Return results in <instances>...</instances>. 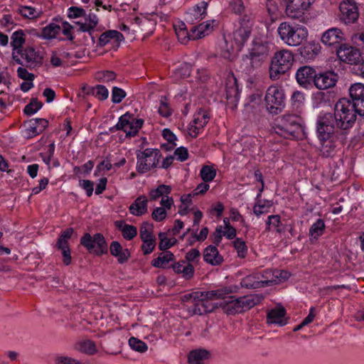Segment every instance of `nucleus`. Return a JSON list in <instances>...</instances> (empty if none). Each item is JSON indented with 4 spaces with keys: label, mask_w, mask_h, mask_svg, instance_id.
Masks as SVG:
<instances>
[{
    "label": "nucleus",
    "mask_w": 364,
    "mask_h": 364,
    "mask_svg": "<svg viewBox=\"0 0 364 364\" xmlns=\"http://www.w3.org/2000/svg\"><path fill=\"white\" fill-rule=\"evenodd\" d=\"M66 56L67 53L63 50L53 51L50 55V64L54 67L62 66Z\"/></svg>",
    "instance_id": "obj_52"
},
{
    "label": "nucleus",
    "mask_w": 364,
    "mask_h": 364,
    "mask_svg": "<svg viewBox=\"0 0 364 364\" xmlns=\"http://www.w3.org/2000/svg\"><path fill=\"white\" fill-rule=\"evenodd\" d=\"M207 6L206 2L201 1L189 9L186 13V20L191 23H195L202 20L206 14Z\"/></svg>",
    "instance_id": "obj_19"
},
{
    "label": "nucleus",
    "mask_w": 364,
    "mask_h": 364,
    "mask_svg": "<svg viewBox=\"0 0 364 364\" xmlns=\"http://www.w3.org/2000/svg\"><path fill=\"white\" fill-rule=\"evenodd\" d=\"M334 114L339 122L342 134H346L354 126L357 116H364V112L346 98L340 99L334 106Z\"/></svg>",
    "instance_id": "obj_2"
},
{
    "label": "nucleus",
    "mask_w": 364,
    "mask_h": 364,
    "mask_svg": "<svg viewBox=\"0 0 364 364\" xmlns=\"http://www.w3.org/2000/svg\"><path fill=\"white\" fill-rule=\"evenodd\" d=\"M144 121L136 119L128 112L122 115L116 124L117 129H121L129 136H134L142 127Z\"/></svg>",
    "instance_id": "obj_10"
},
{
    "label": "nucleus",
    "mask_w": 364,
    "mask_h": 364,
    "mask_svg": "<svg viewBox=\"0 0 364 364\" xmlns=\"http://www.w3.org/2000/svg\"><path fill=\"white\" fill-rule=\"evenodd\" d=\"M338 58L346 63L353 65L362 63L363 55L360 50L355 47L343 44L336 50Z\"/></svg>",
    "instance_id": "obj_11"
},
{
    "label": "nucleus",
    "mask_w": 364,
    "mask_h": 364,
    "mask_svg": "<svg viewBox=\"0 0 364 364\" xmlns=\"http://www.w3.org/2000/svg\"><path fill=\"white\" fill-rule=\"evenodd\" d=\"M338 75L333 71L316 73L314 85L318 90H327L336 85Z\"/></svg>",
    "instance_id": "obj_14"
},
{
    "label": "nucleus",
    "mask_w": 364,
    "mask_h": 364,
    "mask_svg": "<svg viewBox=\"0 0 364 364\" xmlns=\"http://www.w3.org/2000/svg\"><path fill=\"white\" fill-rule=\"evenodd\" d=\"M267 323L269 324H275L279 326H285L288 322L286 316V311L281 306H276L274 309L269 310L267 313Z\"/></svg>",
    "instance_id": "obj_21"
},
{
    "label": "nucleus",
    "mask_w": 364,
    "mask_h": 364,
    "mask_svg": "<svg viewBox=\"0 0 364 364\" xmlns=\"http://www.w3.org/2000/svg\"><path fill=\"white\" fill-rule=\"evenodd\" d=\"M191 66L189 63H183L172 70L173 80L178 81L188 77L191 74Z\"/></svg>",
    "instance_id": "obj_45"
},
{
    "label": "nucleus",
    "mask_w": 364,
    "mask_h": 364,
    "mask_svg": "<svg viewBox=\"0 0 364 364\" xmlns=\"http://www.w3.org/2000/svg\"><path fill=\"white\" fill-rule=\"evenodd\" d=\"M250 35V30L247 26H241L236 29L232 35L234 43L242 48L244 44L247 42Z\"/></svg>",
    "instance_id": "obj_39"
},
{
    "label": "nucleus",
    "mask_w": 364,
    "mask_h": 364,
    "mask_svg": "<svg viewBox=\"0 0 364 364\" xmlns=\"http://www.w3.org/2000/svg\"><path fill=\"white\" fill-rule=\"evenodd\" d=\"M278 32L282 40L288 46H296L294 38L295 30L287 22L282 23L278 28Z\"/></svg>",
    "instance_id": "obj_28"
},
{
    "label": "nucleus",
    "mask_w": 364,
    "mask_h": 364,
    "mask_svg": "<svg viewBox=\"0 0 364 364\" xmlns=\"http://www.w3.org/2000/svg\"><path fill=\"white\" fill-rule=\"evenodd\" d=\"M171 190L172 188L170 186L161 184L158 186L156 188L150 190L149 196L152 200H156L159 198H161V199L171 198L168 195L171 193Z\"/></svg>",
    "instance_id": "obj_44"
},
{
    "label": "nucleus",
    "mask_w": 364,
    "mask_h": 364,
    "mask_svg": "<svg viewBox=\"0 0 364 364\" xmlns=\"http://www.w3.org/2000/svg\"><path fill=\"white\" fill-rule=\"evenodd\" d=\"M31 68L39 67L43 63V55L33 47H27L22 54Z\"/></svg>",
    "instance_id": "obj_27"
},
{
    "label": "nucleus",
    "mask_w": 364,
    "mask_h": 364,
    "mask_svg": "<svg viewBox=\"0 0 364 364\" xmlns=\"http://www.w3.org/2000/svg\"><path fill=\"white\" fill-rule=\"evenodd\" d=\"M279 126L281 129L293 134L296 130V116L289 114L283 115L279 119Z\"/></svg>",
    "instance_id": "obj_42"
},
{
    "label": "nucleus",
    "mask_w": 364,
    "mask_h": 364,
    "mask_svg": "<svg viewBox=\"0 0 364 364\" xmlns=\"http://www.w3.org/2000/svg\"><path fill=\"white\" fill-rule=\"evenodd\" d=\"M55 364H82L79 360L71 357L58 355L55 358Z\"/></svg>",
    "instance_id": "obj_64"
},
{
    "label": "nucleus",
    "mask_w": 364,
    "mask_h": 364,
    "mask_svg": "<svg viewBox=\"0 0 364 364\" xmlns=\"http://www.w3.org/2000/svg\"><path fill=\"white\" fill-rule=\"evenodd\" d=\"M210 358V353L205 349L191 350L188 356L189 364H205Z\"/></svg>",
    "instance_id": "obj_34"
},
{
    "label": "nucleus",
    "mask_w": 364,
    "mask_h": 364,
    "mask_svg": "<svg viewBox=\"0 0 364 364\" xmlns=\"http://www.w3.org/2000/svg\"><path fill=\"white\" fill-rule=\"evenodd\" d=\"M80 243L92 254L101 255L107 252V245L104 236L100 233L85 234L80 240Z\"/></svg>",
    "instance_id": "obj_9"
},
{
    "label": "nucleus",
    "mask_w": 364,
    "mask_h": 364,
    "mask_svg": "<svg viewBox=\"0 0 364 364\" xmlns=\"http://www.w3.org/2000/svg\"><path fill=\"white\" fill-rule=\"evenodd\" d=\"M342 32L340 29L336 28H331L327 30L321 37V41L323 43L328 46H333L338 43L341 41Z\"/></svg>",
    "instance_id": "obj_35"
},
{
    "label": "nucleus",
    "mask_w": 364,
    "mask_h": 364,
    "mask_svg": "<svg viewBox=\"0 0 364 364\" xmlns=\"http://www.w3.org/2000/svg\"><path fill=\"white\" fill-rule=\"evenodd\" d=\"M315 0H297V20L306 23L311 18L309 12Z\"/></svg>",
    "instance_id": "obj_32"
},
{
    "label": "nucleus",
    "mask_w": 364,
    "mask_h": 364,
    "mask_svg": "<svg viewBox=\"0 0 364 364\" xmlns=\"http://www.w3.org/2000/svg\"><path fill=\"white\" fill-rule=\"evenodd\" d=\"M174 202L173 198H164L161 199V207H156L154 209L151 216L154 220L161 222L166 219L167 211L173 206Z\"/></svg>",
    "instance_id": "obj_20"
},
{
    "label": "nucleus",
    "mask_w": 364,
    "mask_h": 364,
    "mask_svg": "<svg viewBox=\"0 0 364 364\" xmlns=\"http://www.w3.org/2000/svg\"><path fill=\"white\" fill-rule=\"evenodd\" d=\"M280 223V217L278 215H269L267 221V228L269 230H275L279 232L280 230L279 227Z\"/></svg>",
    "instance_id": "obj_62"
},
{
    "label": "nucleus",
    "mask_w": 364,
    "mask_h": 364,
    "mask_svg": "<svg viewBox=\"0 0 364 364\" xmlns=\"http://www.w3.org/2000/svg\"><path fill=\"white\" fill-rule=\"evenodd\" d=\"M158 112L163 117H168L172 114V109L170 107L166 97H161L160 100V105L159 106Z\"/></svg>",
    "instance_id": "obj_58"
},
{
    "label": "nucleus",
    "mask_w": 364,
    "mask_h": 364,
    "mask_svg": "<svg viewBox=\"0 0 364 364\" xmlns=\"http://www.w3.org/2000/svg\"><path fill=\"white\" fill-rule=\"evenodd\" d=\"M175 259L174 255L170 251H165L151 261V265L154 267L165 269L169 262Z\"/></svg>",
    "instance_id": "obj_40"
},
{
    "label": "nucleus",
    "mask_w": 364,
    "mask_h": 364,
    "mask_svg": "<svg viewBox=\"0 0 364 364\" xmlns=\"http://www.w3.org/2000/svg\"><path fill=\"white\" fill-rule=\"evenodd\" d=\"M203 259L207 263L213 266L220 264L223 261L218 248L213 245H209L204 250Z\"/></svg>",
    "instance_id": "obj_29"
},
{
    "label": "nucleus",
    "mask_w": 364,
    "mask_h": 364,
    "mask_svg": "<svg viewBox=\"0 0 364 364\" xmlns=\"http://www.w3.org/2000/svg\"><path fill=\"white\" fill-rule=\"evenodd\" d=\"M269 53L266 44L255 42L250 52V59L253 66H258L267 57Z\"/></svg>",
    "instance_id": "obj_17"
},
{
    "label": "nucleus",
    "mask_w": 364,
    "mask_h": 364,
    "mask_svg": "<svg viewBox=\"0 0 364 364\" xmlns=\"http://www.w3.org/2000/svg\"><path fill=\"white\" fill-rule=\"evenodd\" d=\"M159 247L161 250H166L173 247L176 242V239L175 237H168L166 232H160L159 234Z\"/></svg>",
    "instance_id": "obj_53"
},
{
    "label": "nucleus",
    "mask_w": 364,
    "mask_h": 364,
    "mask_svg": "<svg viewBox=\"0 0 364 364\" xmlns=\"http://www.w3.org/2000/svg\"><path fill=\"white\" fill-rule=\"evenodd\" d=\"M316 72L309 66H304L297 70V83L300 86L309 89L314 85Z\"/></svg>",
    "instance_id": "obj_15"
},
{
    "label": "nucleus",
    "mask_w": 364,
    "mask_h": 364,
    "mask_svg": "<svg viewBox=\"0 0 364 364\" xmlns=\"http://www.w3.org/2000/svg\"><path fill=\"white\" fill-rule=\"evenodd\" d=\"M73 233V229L72 228L66 229L61 233L56 244L57 248L58 250L69 247L68 241L72 237Z\"/></svg>",
    "instance_id": "obj_54"
},
{
    "label": "nucleus",
    "mask_w": 364,
    "mask_h": 364,
    "mask_svg": "<svg viewBox=\"0 0 364 364\" xmlns=\"http://www.w3.org/2000/svg\"><path fill=\"white\" fill-rule=\"evenodd\" d=\"M48 122L44 119L36 118L28 122L26 132L28 137L38 134L47 125Z\"/></svg>",
    "instance_id": "obj_37"
},
{
    "label": "nucleus",
    "mask_w": 364,
    "mask_h": 364,
    "mask_svg": "<svg viewBox=\"0 0 364 364\" xmlns=\"http://www.w3.org/2000/svg\"><path fill=\"white\" fill-rule=\"evenodd\" d=\"M209 120V116L206 111L200 109L196 112L192 121L188 127V133L192 137H196L207 124Z\"/></svg>",
    "instance_id": "obj_12"
},
{
    "label": "nucleus",
    "mask_w": 364,
    "mask_h": 364,
    "mask_svg": "<svg viewBox=\"0 0 364 364\" xmlns=\"http://www.w3.org/2000/svg\"><path fill=\"white\" fill-rule=\"evenodd\" d=\"M172 269L176 274H180L186 279H191L194 274L193 265L186 261L175 262L172 265Z\"/></svg>",
    "instance_id": "obj_30"
},
{
    "label": "nucleus",
    "mask_w": 364,
    "mask_h": 364,
    "mask_svg": "<svg viewBox=\"0 0 364 364\" xmlns=\"http://www.w3.org/2000/svg\"><path fill=\"white\" fill-rule=\"evenodd\" d=\"M262 109V97L259 92L250 95L245 105V111L247 114H258Z\"/></svg>",
    "instance_id": "obj_22"
},
{
    "label": "nucleus",
    "mask_w": 364,
    "mask_h": 364,
    "mask_svg": "<svg viewBox=\"0 0 364 364\" xmlns=\"http://www.w3.org/2000/svg\"><path fill=\"white\" fill-rule=\"evenodd\" d=\"M267 112L272 115L281 113L286 106V95L283 88L278 85H270L264 97Z\"/></svg>",
    "instance_id": "obj_6"
},
{
    "label": "nucleus",
    "mask_w": 364,
    "mask_h": 364,
    "mask_svg": "<svg viewBox=\"0 0 364 364\" xmlns=\"http://www.w3.org/2000/svg\"><path fill=\"white\" fill-rule=\"evenodd\" d=\"M161 151L157 149L146 148L136 151V170L140 174H144L159 167L161 159Z\"/></svg>",
    "instance_id": "obj_7"
},
{
    "label": "nucleus",
    "mask_w": 364,
    "mask_h": 364,
    "mask_svg": "<svg viewBox=\"0 0 364 364\" xmlns=\"http://www.w3.org/2000/svg\"><path fill=\"white\" fill-rule=\"evenodd\" d=\"M294 61V55L288 50H282L276 52L272 58L269 77L272 81L278 80L282 76L287 73L291 68Z\"/></svg>",
    "instance_id": "obj_4"
},
{
    "label": "nucleus",
    "mask_w": 364,
    "mask_h": 364,
    "mask_svg": "<svg viewBox=\"0 0 364 364\" xmlns=\"http://www.w3.org/2000/svg\"><path fill=\"white\" fill-rule=\"evenodd\" d=\"M96 79L103 82H111L116 79V74L109 70L98 72L96 74Z\"/></svg>",
    "instance_id": "obj_61"
},
{
    "label": "nucleus",
    "mask_w": 364,
    "mask_h": 364,
    "mask_svg": "<svg viewBox=\"0 0 364 364\" xmlns=\"http://www.w3.org/2000/svg\"><path fill=\"white\" fill-rule=\"evenodd\" d=\"M325 223L322 219H318L314 223L309 230V236L311 238L317 239L323 235L325 230Z\"/></svg>",
    "instance_id": "obj_48"
},
{
    "label": "nucleus",
    "mask_w": 364,
    "mask_h": 364,
    "mask_svg": "<svg viewBox=\"0 0 364 364\" xmlns=\"http://www.w3.org/2000/svg\"><path fill=\"white\" fill-rule=\"evenodd\" d=\"M235 250L240 258H245L247 254L246 242L241 238H236L233 242Z\"/></svg>",
    "instance_id": "obj_55"
},
{
    "label": "nucleus",
    "mask_w": 364,
    "mask_h": 364,
    "mask_svg": "<svg viewBox=\"0 0 364 364\" xmlns=\"http://www.w3.org/2000/svg\"><path fill=\"white\" fill-rule=\"evenodd\" d=\"M114 224L121 231L122 235L125 240H131L136 236L137 229L134 225L127 224L123 220H117Z\"/></svg>",
    "instance_id": "obj_38"
},
{
    "label": "nucleus",
    "mask_w": 364,
    "mask_h": 364,
    "mask_svg": "<svg viewBox=\"0 0 364 364\" xmlns=\"http://www.w3.org/2000/svg\"><path fill=\"white\" fill-rule=\"evenodd\" d=\"M233 292L231 287H225L208 291H196L184 296V299H192L194 304L193 312L202 315L213 311L216 304L213 302L214 299H223L225 295Z\"/></svg>",
    "instance_id": "obj_1"
},
{
    "label": "nucleus",
    "mask_w": 364,
    "mask_h": 364,
    "mask_svg": "<svg viewBox=\"0 0 364 364\" xmlns=\"http://www.w3.org/2000/svg\"><path fill=\"white\" fill-rule=\"evenodd\" d=\"M226 99L232 103L237 102L240 98V90L237 80L232 75H229L225 83Z\"/></svg>",
    "instance_id": "obj_25"
},
{
    "label": "nucleus",
    "mask_w": 364,
    "mask_h": 364,
    "mask_svg": "<svg viewBox=\"0 0 364 364\" xmlns=\"http://www.w3.org/2000/svg\"><path fill=\"white\" fill-rule=\"evenodd\" d=\"M223 236L225 237L228 240H232L236 237V230L232 226H228V228H223V225L217 227L215 232H214V242L219 244Z\"/></svg>",
    "instance_id": "obj_36"
},
{
    "label": "nucleus",
    "mask_w": 364,
    "mask_h": 364,
    "mask_svg": "<svg viewBox=\"0 0 364 364\" xmlns=\"http://www.w3.org/2000/svg\"><path fill=\"white\" fill-rule=\"evenodd\" d=\"M215 26V21L212 20L203 22L197 26L193 27L191 30V40H197L209 35L213 31Z\"/></svg>",
    "instance_id": "obj_24"
},
{
    "label": "nucleus",
    "mask_w": 364,
    "mask_h": 364,
    "mask_svg": "<svg viewBox=\"0 0 364 364\" xmlns=\"http://www.w3.org/2000/svg\"><path fill=\"white\" fill-rule=\"evenodd\" d=\"M156 20L145 16H130L120 26L119 29L125 37L131 41L135 38V33L141 30L146 35H151L155 28Z\"/></svg>",
    "instance_id": "obj_3"
},
{
    "label": "nucleus",
    "mask_w": 364,
    "mask_h": 364,
    "mask_svg": "<svg viewBox=\"0 0 364 364\" xmlns=\"http://www.w3.org/2000/svg\"><path fill=\"white\" fill-rule=\"evenodd\" d=\"M78 348L80 351L89 355H92L97 351L95 343L90 340L80 342Z\"/></svg>",
    "instance_id": "obj_60"
},
{
    "label": "nucleus",
    "mask_w": 364,
    "mask_h": 364,
    "mask_svg": "<svg viewBox=\"0 0 364 364\" xmlns=\"http://www.w3.org/2000/svg\"><path fill=\"white\" fill-rule=\"evenodd\" d=\"M26 42V34L21 29L14 31L11 36V46L13 48V58L18 63H21V60L14 56V51L20 53L23 44Z\"/></svg>",
    "instance_id": "obj_26"
},
{
    "label": "nucleus",
    "mask_w": 364,
    "mask_h": 364,
    "mask_svg": "<svg viewBox=\"0 0 364 364\" xmlns=\"http://www.w3.org/2000/svg\"><path fill=\"white\" fill-rule=\"evenodd\" d=\"M318 138L336 137L341 134L339 122L334 113L321 112L316 118Z\"/></svg>",
    "instance_id": "obj_5"
},
{
    "label": "nucleus",
    "mask_w": 364,
    "mask_h": 364,
    "mask_svg": "<svg viewBox=\"0 0 364 364\" xmlns=\"http://www.w3.org/2000/svg\"><path fill=\"white\" fill-rule=\"evenodd\" d=\"M84 21H78L82 25L81 28L84 31H90L93 29L98 23V18L95 14H85Z\"/></svg>",
    "instance_id": "obj_47"
},
{
    "label": "nucleus",
    "mask_w": 364,
    "mask_h": 364,
    "mask_svg": "<svg viewBox=\"0 0 364 364\" xmlns=\"http://www.w3.org/2000/svg\"><path fill=\"white\" fill-rule=\"evenodd\" d=\"M261 301V297L256 294L244 296L237 299L230 298L225 307L229 314L241 313L247 311Z\"/></svg>",
    "instance_id": "obj_8"
},
{
    "label": "nucleus",
    "mask_w": 364,
    "mask_h": 364,
    "mask_svg": "<svg viewBox=\"0 0 364 364\" xmlns=\"http://www.w3.org/2000/svg\"><path fill=\"white\" fill-rule=\"evenodd\" d=\"M123 36L125 37L124 33L122 34L117 31H108L100 35L99 38L100 44L101 46H105L106 44L109 43L111 40H119L121 37Z\"/></svg>",
    "instance_id": "obj_50"
},
{
    "label": "nucleus",
    "mask_w": 364,
    "mask_h": 364,
    "mask_svg": "<svg viewBox=\"0 0 364 364\" xmlns=\"http://www.w3.org/2000/svg\"><path fill=\"white\" fill-rule=\"evenodd\" d=\"M93 95L98 100H106L109 95L108 89L104 85H97L93 87Z\"/></svg>",
    "instance_id": "obj_63"
},
{
    "label": "nucleus",
    "mask_w": 364,
    "mask_h": 364,
    "mask_svg": "<svg viewBox=\"0 0 364 364\" xmlns=\"http://www.w3.org/2000/svg\"><path fill=\"white\" fill-rule=\"evenodd\" d=\"M109 251L112 256L117 259V261L122 264L128 260L130 252L128 249H124L117 241H113L110 244Z\"/></svg>",
    "instance_id": "obj_31"
},
{
    "label": "nucleus",
    "mask_w": 364,
    "mask_h": 364,
    "mask_svg": "<svg viewBox=\"0 0 364 364\" xmlns=\"http://www.w3.org/2000/svg\"><path fill=\"white\" fill-rule=\"evenodd\" d=\"M350 102L364 112V84L355 83L349 88Z\"/></svg>",
    "instance_id": "obj_18"
},
{
    "label": "nucleus",
    "mask_w": 364,
    "mask_h": 364,
    "mask_svg": "<svg viewBox=\"0 0 364 364\" xmlns=\"http://www.w3.org/2000/svg\"><path fill=\"white\" fill-rule=\"evenodd\" d=\"M241 48L236 44H232V42L229 43L225 38V48L223 50V56L225 58L232 60L233 59Z\"/></svg>",
    "instance_id": "obj_51"
},
{
    "label": "nucleus",
    "mask_w": 364,
    "mask_h": 364,
    "mask_svg": "<svg viewBox=\"0 0 364 364\" xmlns=\"http://www.w3.org/2000/svg\"><path fill=\"white\" fill-rule=\"evenodd\" d=\"M148 200L146 196H139L129 206V213L135 216H141L147 212Z\"/></svg>",
    "instance_id": "obj_33"
},
{
    "label": "nucleus",
    "mask_w": 364,
    "mask_h": 364,
    "mask_svg": "<svg viewBox=\"0 0 364 364\" xmlns=\"http://www.w3.org/2000/svg\"><path fill=\"white\" fill-rule=\"evenodd\" d=\"M129 346L132 350L139 353H144L148 348L147 345L144 341L135 337H131L129 339Z\"/></svg>",
    "instance_id": "obj_56"
},
{
    "label": "nucleus",
    "mask_w": 364,
    "mask_h": 364,
    "mask_svg": "<svg viewBox=\"0 0 364 364\" xmlns=\"http://www.w3.org/2000/svg\"><path fill=\"white\" fill-rule=\"evenodd\" d=\"M260 193L261 192L257 194V198L259 197ZM272 205V202L271 200L257 199L253 207V212L256 215L259 216L264 213H267Z\"/></svg>",
    "instance_id": "obj_46"
},
{
    "label": "nucleus",
    "mask_w": 364,
    "mask_h": 364,
    "mask_svg": "<svg viewBox=\"0 0 364 364\" xmlns=\"http://www.w3.org/2000/svg\"><path fill=\"white\" fill-rule=\"evenodd\" d=\"M339 9L341 13V19L345 23H352L358 19V8L353 1L348 0L341 2Z\"/></svg>",
    "instance_id": "obj_13"
},
{
    "label": "nucleus",
    "mask_w": 364,
    "mask_h": 364,
    "mask_svg": "<svg viewBox=\"0 0 364 364\" xmlns=\"http://www.w3.org/2000/svg\"><path fill=\"white\" fill-rule=\"evenodd\" d=\"M299 47L297 50L299 52L300 58L299 60H309L314 59L320 51V46L314 41L306 42L304 43H297Z\"/></svg>",
    "instance_id": "obj_16"
},
{
    "label": "nucleus",
    "mask_w": 364,
    "mask_h": 364,
    "mask_svg": "<svg viewBox=\"0 0 364 364\" xmlns=\"http://www.w3.org/2000/svg\"><path fill=\"white\" fill-rule=\"evenodd\" d=\"M61 31L66 34L65 30H62L60 25L55 23H50L43 28L41 37L43 39H53L56 38Z\"/></svg>",
    "instance_id": "obj_41"
},
{
    "label": "nucleus",
    "mask_w": 364,
    "mask_h": 364,
    "mask_svg": "<svg viewBox=\"0 0 364 364\" xmlns=\"http://www.w3.org/2000/svg\"><path fill=\"white\" fill-rule=\"evenodd\" d=\"M140 238L141 240L155 238L153 235V228L148 223H143L139 230Z\"/></svg>",
    "instance_id": "obj_57"
},
{
    "label": "nucleus",
    "mask_w": 364,
    "mask_h": 364,
    "mask_svg": "<svg viewBox=\"0 0 364 364\" xmlns=\"http://www.w3.org/2000/svg\"><path fill=\"white\" fill-rule=\"evenodd\" d=\"M18 14L24 18L34 20L41 16L43 11L41 9L35 8L31 6H20L18 8Z\"/></svg>",
    "instance_id": "obj_43"
},
{
    "label": "nucleus",
    "mask_w": 364,
    "mask_h": 364,
    "mask_svg": "<svg viewBox=\"0 0 364 364\" xmlns=\"http://www.w3.org/2000/svg\"><path fill=\"white\" fill-rule=\"evenodd\" d=\"M337 138L338 136L327 137L324 139L322 138H318L321 144L320 151L323 156L326 158L333 157L336 154L338 150L336 141Z\"/></svg>",
    "instance_id": "obj_23"
},
{
    "label": "nucleus",
    "mask_w": 364,
    "mask_h": 364,
    "mask_svg": "<svg viewBox=\"0 0 364 364\" xmlns=\"http://www.w3.org/2000/svg\"><path fill=\"white\" fill-rule=\"evenodd\" d=\"M216 169L213 166H204L200 171L202 180L205 183L211 182L216 176Z\"/></svg>",
    "instance_id": "obj_49"
},
{
    "label": "nucleus",
    "mask_w": 364,
    "mask_h": 364,
    "mask_svg": "<svg viewBox=\"0 0 364 364\" xmlns=\"http://www.w3.org/2000/svg\"><path fill=\"white\" fill-rule=\"evenodd\" d=\"M43 104L41 102L33 100L25 107L23 112L25 114L31 116L40 110Z\"/></svg>",
    "instance_id": "obj_59"
}]
</instances>
